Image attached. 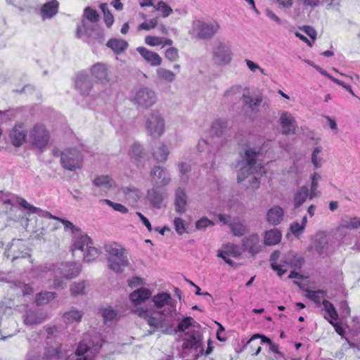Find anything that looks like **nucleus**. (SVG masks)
I'll list each match as a JSON object with an SVG mask.
<instances>
[{"mask_svg":"<svg viewBox=\"0 0 360 360\" xmlns=\"http://www.w3.org/2000/svg\"><path fill=\"white\" fill-rule=\"evenodd\" d=\"M242 247L244 250L252 255H256L262 250V245L259 236L256 233L250 234L243 239Z\"/></svg>","mask_w":360,"mask_h":360,"instance_id":"17","label":"nucleus"},{"mask_svg":"<svg viewBox=\"0 0 360 360\" xmlns=\"http://www.w3.org/2000/svg\"><path fill=\"white\" fill-rule=\"evenodd\" d=\"M165 57L170 61H176L179 58V51L174 47H170L165 51Z\"/></svg>","mask_w":360,"mask_h":360,"instance_id":"64","label":"nucleus"},{"mask_svg":"<svg viewBox=\"0 0 360 360\" xmlns=\"http://www.w3.org/2000/svg\"><path fill=\"white\" fill-rule=\"evenodd\" d=\"M81 271V266L75 262H60L56 264H43L33 269L34 277L48 275L53 277L51 286L53 288H63L65 283L63 279H72Z\"/></svg>","mask_w":360,"mask_h":360,"instance_id":"1","label":"nucleus"},{"mask_svg":"<svg viewBox=\"0 0 360 360\" xmlns=\"http://www.w3.org/2000/svg\"><path fill=\"white\" fill-rule=\"evenodd\" d=\"M59 3L57 0H51L43 5L41 8V15L44 20L54 16L58 11Z\"/></svg>","mask_w":360,"mask_h":360,"instance_id":"28","label":"nucleus"},{"mask_svg":"<svg viewBox=\"0 0 360 360\" xmlns=\"http://www.w3.org/2000/svg\"><path fill=\"white\" fill-rule=\"evenodd\" d=\"M151 181L154 186L162 187L170 182L169 173L160 166L155 167L150 172Z\"/></svg>","mask_w":360,"mask_h":360,"instance_id":"16","label":"nucleus"},{"mask_svg":"<svg viewBox=\"0 0 360 360\" xmlns=\"http://www.w3.org/2000/svg\"><path fill=\"white\" fill-rule=\"evenodd\" d=\"M174 226L179 235H182L186 232V223L181 218L175 217L174 219Z\"/></svg>","mask_w":360,"mask_h":360,"instance_id":"61","label":"nucleus"},{"mask_svg":"<svg viewBox=\"0 0 360 360\" xmlns=\"http://www.w3.org/2000/svg\"><path fill=\"white\" fill-rule=\"evenodd\" d=\"M83 313L75 308H71L63 314V319L66 324L78 323L81 321Z\"/></svg>","mask_w":360,"mask_h":360,"instance_id":"34","label":"nucleus"},{"mask_svg":"<svg viewBox=\"0 0 360 360\" xmlns=\"http://www.w3.org/2000/svg\"><path fill=\"white\" fill-rule=\"evenodd\" d=\"M83 16L91 22H97L99 20L97 11L91 7H86L84 9Z\"/></svg>","mask_w":360,"mask_h":360,"instance_id":"56","label":"nucleus"},{"mask_svg":"<svg viewBox=\"0 0 360 360\" xmlns=\"http://www.w3.org/2000/svg\"><path fill=\"white\" fill-rule=\"evenodd\" d=\"M105 251L108 255V261L110 262V265L114 266V258L124 255V249L117 243H110L105 245Z\"/></svg>","mask_w":360,"mask_h":360,"instance_id":"25","label":"nucleus"},{"mask_svg":"<svg viewBox=\"0 0 360 360\" xmlns=\"http://www.w3.org/2000/svg\"><path fill=\"white\" fill-rule=\"evenodd\" d=\"M154 8L160 11L163 17H167L172 13V8L165 1H160L156 5L153 6Z\"/></svg>","mask_w":360,"mask_h":360,"instance_id":"57","label":"nucleus"},{"mask_svg":"<svg viewBox=\"0 0 360 360\" xmlns=\"http://www.w3.org/2000/svg\"><path fill=\"white\" fill-rule=\"evenodd\" d=\"M77 36L89 44H101L105 39L99 24H81L77 27Z\"/></svg>","mask_w":360,"mask_h":360,"instance_id":"6","label":"nucleus"},{"mask_svg":"<svg viewBox=\"0 0 360 360\" xmlns=\"http://www.w3.org/2000/svg\"><path fill=\"white\" fill-rule=\"evenodd\" d=\"M98 250L90 245L83 252L84 260L86 262H93L98 257Z\"/></svg>","mask_w":360,"mask_h":360,"instance_id":"52","label":"nucleus"},{"mask_svg":"<svg viewBox=\"0 0 360 360\" xmlns=\"http://www.w3.org/2000/svg\"><path fill=\"white\" fill-rule=\"evenodd\" d=\"M224 98L232 103H235L242 97L241 87L240 86H232L224 93Z\"/></svg>","mask_w":360,"mask_h":360,"instance_id":"42","label":"nucleus"},{"mask_svg":"<svg viewBox=\"0 0 360 360\" xmlns=\"http://www.w3.org/2000/svg\"><path fill=\"white\" fill-rule=\"evenodd\" d=\"M183 349H195L201 347L202 343V333L200 328L191 329L184 333L183 338Z\"/></svg>","mask_w":360,"mask_h":360,"instance_id":"13","label":"nucleus"},{"mask_svg":"<svg viewBox=\"0 0 360 360\" xmlns=\"http://www.w3.org/2000/svg\"><path fill=\"white\" fill-rule=\"evenodd\" d=\"M136 51L150 65L158 66L161 65L162 60L157 53L153 52L142 46L137 47Z\"/></svg>","mask_w":360,"mask_h":360,"instance_id":"23","label":"nucleus"},{"mask_svg":"<svg viewBox=\"0 0 360 360\" xmlns=\"http://www.w3.org/2000/svg\"><path fill=\"white\" fill-rule=\"evenodd\" d=\"M27 131L23 124H17L10 132L11 143L15 146H20L27 137Z\"/></svg>","mask_w":360,"mask_h":360,"instance_id":"20","label":"nucleus"},{"mask_svg":"<svg viewBox=\"0 0 360 360\" xmlns=\"http://www.w3.org/2000/svg\"><path fill=\"white\" fill-rule=\"evenodd\" d=\"M91 244L92 240L88 236L82 235L81 236L75 238L72 245V251L73 253L77 250L84 252L86 248Z\"/></svg>","mask_w":360,"mask_h":360,"instance_id":"31","label":"nucleus"},{"mask_svg":"<svg viewBox=\"0 0 360 360\" xmlns=\"http://www.w3.org/2000/svg\"><path fill=\"white\" fill-rule=\"evenodd\" d=\"M121 191L126 201L131 206H135L141 196L140 190L133 186L122 187Z\"/></svg>","mask_w":360,"mask_h":360,"instance_id":"22","label":"nucleus"},{"mask_svg":"<svg viewBox=\"0 0 360 360\" xmlns=\"http://www.w3.org/2000/svg\"><path fill=\"white\" fill-rule=\"evenodd\" d=\"M46 314L38 310H27L23 316L24 323L27 326L40 324L46 319Z\"/></svg>","mask_w":360,"mask_h":360,"instance_id":"21","label":"nucleus"},{"mask_svg":"<svg viewBox=\"0 0 360 360\" xmlns=\"http://www.w3.org/2000/svg\"><path fill=\"white\" fill-rule=\"evenodd\" d=\"M280 124L284 134H294L296 129V122L292 114L287 111L281 113Z\"/></svg>","mask_w":360,"mask_h":360,"instance_id":"18","label":"nucleus"},{"mask_svg":"<svg viewBox=\"0 0 360 360\" xmlns=\"http://www.w3.org/2000/svg\"><path fill=\"white\" fill-rule=\"evenodd\" d=\"M153 155L158 162H165L169 155L167 146L164 143H160V146L154 150Z\"/></svg>","mask_w":360,"mask_h":360,"instance_id":"43","label":"nucleus"},{"mask_svg":"<svg viewBox=\"0 0 360 360\" xmlns=\"http://www.w3.org/2000/svg\"><path fill=\"white\" fill-rule=\"evenodd\" d=\"M75 87L82 95H89L92 89V83L89 75L84 72L77 74L75 79Z\"/></svg>","mask_w":360,"mask_h":360,"instance_id":"19","label":"nucleus"},{"mask_svg":"<svg viewBox=\"0 0 360 360\" xmlns=\"http://www.w3.org/2000/svg\"><path fill=\"white\" fill-rule=\"evenodd\" d=\"M107 46L112 49L115 54L118 55L123 53L127 49L128 43L124 39L113 38L108 41Z\"/></svg>","mask_w":360,"mask_h":360,"instance_id":"32","label":"nucleus"},{"mask_svg":"<svg viewBox=\"0 0 360 360\" xmlns=\"http://www.w3.org/2000/svg\"><path fill=\"white\" fill-rule=\"evenodd\" d=\"M323 305L326 311L325 318L330 324H333L338 320V314L333 304L328 300L323 301Z\"/></svg>","mask_w":360,"mask_h":360,"instance_id":"39","label":"nucleus"},{"mask_svg":"<svg viewBox=\"0 0 360 360\" xmlns=\"http://www.w3.org/2000/svg\"><path fill=\"white\" fill-rule=\"evenodd\" d=\"M214 225V223L207 217H202L195 223V227L198 230H205L207 227Z\"/></svg>","mask_w":360,"mask_h":360,"instance_id":"62","label":"nucleus"},{"mask_svg":"<svg viewBox=\"0 0 360 360\" xmlns=\"http://www.w3.org/2000/svg\"><path fill=\"white\" fill-rule=\"evenodd\" d=\"M227 127V122L222 120H216L212 124L211 134L219 137L222 136Z\"/></svg>","mask_w":360,"mask_h":360,"instance_id":"45","label":"nucleus"},{"mask_svg":"<svg viewBox=\"0 0 360 360\" xmlns=\"http://www.w3.org/2000/svg\"><path fill=\"white\" fill-rule=\"evenodd\" d=\"M283 213V209L280 207H274L267 212V220L270 224L277 225L282 221Z\"/></svg>","mask_w":360,"mask_h":360,"instance_id":"35","label":"nucleus"},{"mask_svg":"<svg viewBox=\"0 0 360 360\" xmlns=\"http://www.w3.org/2000/svg\"><path fill=\"white\" fill-rule=\"evenodd\" d=\"M178 328L180 331L185 333L191 329L200 328V326L192 317L189 316L179 323Z\"/></svg>","mask_w":360,"mask_h":360,"instance_id":"44","label":"nucleus"},{"mask_svg":"<svg viewBox=\"0 0 360 360\" xmlns=\"http://www.w3.org/2000/svg\"><path fill=\"white\" fill-rule=\"evenodd\" d=\"M262 150L261 148L255 147L248 148L245 152V155L242 160L243 167L238 173V182L241 183L246 179H248L250 186L253 189L257 188L260 184L258 175H261L264 172L263 167L260 164H257L256 158Z\"/></svg>","mask_w":360,"mask_h":360,"instance_id":"2","label":"nucleus"},{"mask_svg":"<svg viewBox=\"0 0 360 360\" xmlns=\"http://www.w3.org/2000/svg\"><path fill=\"white\" fill-rule=\"evenodd\" d=\"M148 200L156 208H160L163 200L162 195L157 191L156 188H153L148 189L147 191Z\"/></svg>","mask_w":360,"mask_h":360,"instance_id":"41","label":"nucleus"},{"mask_svg":"<svg viewBox=\"0 0 360 360\" xmlns=\"http://www.w3.org/2000/svg\"><path fill=\"white\" fill-rule=\"evenodd\" d=\"M30 139L34 146L42 148L47 145L49 134L43 124H36L30 134Z\"/></svg>","mask_w":360,"mask_h":360,"instance_id":"14","label":"nucleus"},{"mask_svg":"<svg viewBox=\"0 0 360 360\" xmlns=\"http://www.w3.org/2000/svg\"><path fill=\"white\" fill-rule=\"evenodd\" d=\"M327 243L326 234L323 232H319L315 235L311 248L318 253L323 254Z\"/></svg>","mask_w":360,"mask_h":360,"instance_id":"33","label":"nucleus"},{"mask_svg":"<svg viewBox=\"0 0 360 360\" xmlns=\"http://www.w3.org/2000/svg\"><path fill=\"white\" fill-rule=\"evenodd\" d=\"M94 184L103 189H109L115 186V181L108 175H101L96 176L94 181Z\"/></svg>","mask_w":360,"mask_h":360,"instance_id":"40","label":"nucleus"},{"mask_svg":"<svg viewBox=\"0 0 360 360\" xmlns=\"http://www.w3.org/2000/svg\"><path fill=\"white\" fill-rule=\"evenodd\" d=\"M243 103L252 110H256L262 102L261 96H250L249 94H242Z\"/></svg>","mask_w":360,"mask_h":360,"instance_id":"38","label":"nucleus"},{"mask_svg":"<svg viewBox=\"0 0 360 360\" xmlns=\"http://www.w3.org/2000/svg\"><path fill=\"white\" fill-rule=\"evenodd\" d=\"M56 297V293L53 292H42L39 293L36 297V303L37 305H43L48 304Z\"/></svg>","mask_w":360,"mask_h":360,"instance_id":"51","label":"nucleus"},{"mask_svg":"<svg viewBox=\"0 0 360 360\" xmlns=\"http://www.w3.org/2000/svg\"><path fill=\"white\" fill-rule=\"evenodd\" d=\"M152 295V292L146 288H139L133 291L129 296L131 302L137 306L148 300Z\"/></svg>","mask_w":360,"mask_h":360,"instance_id":"26","label":"nucleus"},{"mask_svg":"<svg viewBox=\"0 0 360 360\" xmlns=\"http://www.w3.org/2000/svg\"><path fill=\"white\" fill-rule=\"evenodd\" d=\"M323 148L321 146L316 147L311 154V162L316 168H319L322 165L323 158L320 156Z\"/></svg>","mask_w":360,"mask_h":360,"instance_id":"54","label":"nucleus"},{"mask_svg":"<svg viewBox=\"0 0 360 360\" xmlns=\"http://www.w3.org/2000/svg\"><path fill=\"white\" fill-rule=\"evenodd\" d=\"M44 217L49 218V219H53L57 221H59L61 222V224L63 225L64 229L66 231H70L71 233H75L77 229L75 227V226L70 221L67 219H64L62 218H60L58 217H56L52 215L50 212H47V213H44Z\"/></svg>","mask_w":360,"mask_h":360,"instance_id":"48","label":"nucleus"},{"mask_svg":"<svg viewBox=\"0 0 360 360\" xmlns=\"http://www.w3.org/2000/svg\"><path fill=\"white\" fill-rule=\"evenodd\" d=\"M219 29V24H193L189 34L192 38L207 39L212 38Z\"/></svg>","mask_w":360,"mask_h":360,"instance_id":"12","label":"nucleus"},{"mask_svg":"<svg viewBox=\"0 0 360 360\" xmlns=\"http://www.w3.org/2000/svg\"><path fill=\"white\" fill-rule=\"evenodd\" d=\"M60 162L65 169L75 171L82 166L83 157L75 148L66 149L61 153Z\"/></svg>","mask_w":360,"mask_h":360,"instance_id":"10","label":"nucleus"},{"mask_svg":"<svg viewBox=\"0 0 360 360\" xmlns=\"http://www.w3.org/2000/svg\"><path fill=\"white\" fill-rule=\"evenodd\" d=\"M100 202L105 203L108 206L111 207L114 210L122 214H126L128 212V209L120 203L114 202L108 199H102L100 200Z\"/></svg>","mask_w":360,"mask_h":360,"instance_id":"55","label":"nucleus"},{"mask_svg":"<svg viewBox=\"0 0 360 360\" xmlns=\"http://www.w3.org/2000/svg\"><path fill=\"white\" fill-rule=\"evenodd\" d=\"M187 204V195L184 189L178 188L175 192V207L179 213H184L186 211Z\"/></svg>","mask_w":360,"mask_h":360,"instance_id":"29","label":"nucleus"},{"mask_svg":"<svg viewBox=\"0 0 360 360\" xmlns=\"http://www.w3.org/2000/svg\"><path fill=\"white\" fill-rule=\"evenodd\" d=\"M129 154L131 160L139 162L143 155V147L140 144L134 143L130 148Z\"/></svg>","mask_w":360,"mask_h":360,"instance_id":"50","label":"nucleus"},{"mask_svg":"<svg viewBox=\"0 0 360 360\" xmlns=\"http://www.w3.org/2000/svg\"><path fill=\"white\" fill-rule=\"evenodd\" d=\"M156 73L158 78L169 82H172L176 79V75L172 71L164 68H158L156 70Z\"/></svg>","mask_w":360,"mask_h":360,"instance_id":"49","label":"nucleus"},{"mask_svg":"<svg viewBox=\"0 0 360 360\" xmlns=\"http://www.w3.org/2000/svg\"><path fill=\"white\" fill-rule=\"evenodd\" d=\"M281 237V233L278 229H270L265 232L264 243L267 246L275 245L280 243Z\"/></svg>","mask_w":360,"mask_h":360,"instance_id":"30","label":"nucleus"},{"mask_svg":"<svg viewBox=\"0 0 360 360\" xmlns=\"http://www.w3.org/2000/svg\"><path fill=\"white\" fill-rule=\"evenodd\" d=\"M91 75L101 84L109 82L107 65L103 63H96L91 69Z\"/></svg>","mask_w":360,"mask_h":360,"instance_id":"24","label":"nucleus"},{"mask_svg":"<svg viewBox=\"0 0 360 360\" xmlns=\"http://www.w3.org/2000/svg\"><path fill=\"white\" fill-rule=\"evenodd\" d=\"M164 38L160 37L155 36H147L145 38V42L146 44L150 46H156L163 44Z\"/></svg>","mask_w":360,"mask_h":360,"instance_id":"63","label":"nucleus"},{"mask_svg":"<svg viewBox=\"0 0 360 360\" xmlns=\"http://www.w3.org/2000/svg\"><path fill=\"white\" fill-rule=\"evenodd\" d=\"M131 101L140 107L149 108L156 103L157 95L153 89L148 87H141L133 91Z\"/></svg>","mask_w":360,"mask_h":360,"instance_id":"8","label":"nucleus"},{"mask_svg":"<svg viewBox=\"0 0 360 360\" xmlns=\"http://www.w3.org/2000/svg\"><path fill=\"white\" fill-rule=\"evenodd\" d=\"M15 202L18 203L24 210L28 211L29 214H37L39 216L44 217V213H47V211H44L39 207H34L30 204L25 198L18 195H13Z\"/></svg>","mask_w":360,"mask_h":360,"instance_id":"27","label":"nucleus"},{"mask_svg":"<svg viewBox=\"0 0 360 360\" xmlns=\"http://www.w3.org/2000/svg\"><path fill=\"white\" fill-rule=\"evenodd\" d=\"M152 301L157 311L176 319V302L170 294L160 292L153 297Z\"/></svg>","mask_w":360,"mask_h":360,"instance_id":"7","label":"nucleus"},{"mask_svg":"<svg viewBox=\"0 0 360 360\" xmlns=\"http://www.w3.org/2000/svg\"><path fill=\"white\" fill-rule=\"evenodd\" d=\"M43 340V336L40 332H34L28 338L30 345V350L27 352L26 360H44L43 356L34 351L35 348H38Z\"/></svg>","mask_w":360,"mask_h":360,"instance_id":"15","label":"nucleus"},{"mask_svg":"<svg viewBox=\"0 0 360 360\" xmlns=\"http://www.w3.org/2000/svg\"><path fill=\"white\" fill-rule=\"evenodd\" d=\"M221 250L232 257H238L240 255V248L232 243L224 245Z\"/></svg>","mask_w":360,"mask_h":360,"instance_id":"59","label":"nucleus"},{"mask_svg":"<svg viewBox=\"0 0 360 360\" xmlns=\"http://www.w3.org/2000/svg\"><path fill=\"white\" fill-rule=\"evenodd\" d=\"M46 345L45 347V352L43 354L44 360H59L68 356V349L66 345L61 344L56 345L55 346H49V340L56 337L58 333V328L56 326H46Z\"/></svg>","mask_w":360,"mask_h":360,"instance_id":"5","label":"nucleus"},{"mask_svg":"<svg viewBox=\"0 0 360 360\" xmlns=\"http://www.w3.org/2000/svg\"><path fill=\"white\" fill-rule=\"evenodd\" d=\"M309 188L307 186H303L299 188L294 195V205L295 207L297 208L301 206L309 197Z\"/></svg>","mask_w":360,"mask_h":360,"instance_id":"37","label":"nucleus"},{"mask_svg":"<svg viewBox=\"0 0 360 360\" xmlns=\"http://www.w3.org/2000/svg\"><path fill=\"white\" fill-rule=\"evenodd\" d=\"M145 128L147 133L153 138L160 137L165 132V123L158 111H153L146 118Z\"/></svg>","mask_w":360,"mask_h":360,"instance_id":"9","label":"nucleus"},{"mask_svg":"<svg viewBox=\"0 0 360 360\" xmlns=\"http://www.w3.org/2000/svg\"><path fill=\"white\" fill-rule=\"evenodd\" d=\"M280 257L281 252L276 250L272 252L270 258L271 266L273 270L277 272L279 276L286 273L287 268L292 266L300 268L303 263V259L297 257L292 252H288L283 255L280 263H278Z\"/></svg>","mask_w":360,"mask_h":360,"instance_id":"4","label":"nucleus"},{"mask_svg":"<svg viewBox=\"0 0 360 360\" xmlns=\"http://www.w3.org/2000/svg\"><path fill=\"white\" fill-rule=\"evenodd\" d=\"M114 266L110 265V262L108 261V266L112 271L120 273L124 271V269L129 266V262L127 257L124 255L122 256L114 258Z\"/></svg>","mask_w":360,"mask_h":360,"instance_id":"36","label":"nucleus"},{"mask_svg":"<svg viewBox=\"0 0 360 360\" xmlns=\"http://www.w3.org/2000/svg\"><path fill=\"white\" fill-rule=\"evenodd\" d=\"M234 236H242L246 232V226L242 222H234L230 224Z\"/></svg>","mask_w":360,"mask_h":360,"instance_id":"58","label":"nucleus"},{"mask_svg":"<svg viewBox=\"0 0 360 360\" xmlns=\"http://www.w3.org/2000/svg\"><path fill=\"white\" fill-rule=\"evenodd\" d=\"M86 283L84 281L73 283L70 286V292L73 295H82L85 292Z\"/></svg>","mask_w":360,"mask_h":360,"instance_id":"60","label":"nucleus"},{"mask_svg":"<svg viewBox=\"0 0 360 360\" xmlns=\"http://www.w3.org/2000/svg\"><path fill=\"white\" fill-rule=\"evenodd\" d=\"M103 317L106 324H111L112 321L117 320V313L111 307L105 308L103 309Z\"/></svg>","mask_w":360,"mask_h":360,"instance_id":"53","label":"nucleus"},{"mask_svg":"<svg viewBox=\"0 0 360 360\" xmlns=\"http://www.w3.org/2000/svg\"><path fill=\"white\" fill-rule=\"evenodd\" d=\"M132 312L143 319L150 327V334L156 330H161L164 333H172L175 331L174 325L176 319L166 315L160 311L142 307L133 309Z\"/></svg>","mask_w":360,"mask_h":360,"instance_id":"3","label":"nucleus"},{"mask_svg":"<svg viewBox=\"0 0 360 360\" xmlns=\"http://www.w3.org/2000/svg\"><path fill=\"white\" fill-rule=\"evenodd\" d=\"M212 59L218 65H226L232 59L230 46L224 42L218 41L212 49Z\"/></svg>","mask_w":360,"mask_h":360,"instance_id":"11","label":"nucleus"},{"mask_svg":"<svg viewBox=\"0 0 360 360\" xmlns=\"http://www.w3.org/2000/svg\"><path fill=\"white\" fill-rule=\"evenodd\" d=\"M307 222V218L304 216L302 219V221L300 224L298 221H293L290 226L291 233L297 238L300 237L304 231L306 224Z\"/></svg>","mask_w":360,"mask_h":360,"instance_id":"46","label":"nucleus"},{"mask_svg":"<svg viewBox=\"0 0 360 360\" xmlns=\"http://www.w3.org/2000/svg\"><path fill=\"white\" fill-rule=\"evenodd\" d=\"M326 292L323 290H312L310 289L306 290V297L317 304H320L321 301L324 300Z\"/></svg>","mask_w":360,"mask_h":360,"instance_id":"47","label":"nucleus"}]
</instances>
